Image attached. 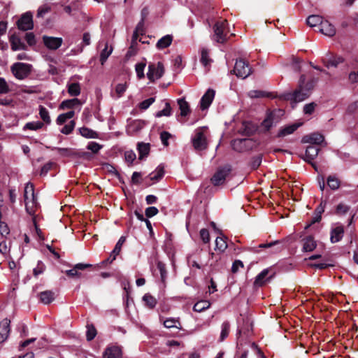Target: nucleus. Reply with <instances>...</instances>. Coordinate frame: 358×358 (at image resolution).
I'll list each match as a JSON object with an SVG mask.
<instances>
[{"mask_svg": "<svg viewBox=\"0 0 358 358\" xmlns=\"http://www.w3.org/2000/svg\"><path fill=\"white\" fill-rule=\"evenodd\" d=\"M127 89V85L126 83H119L115 86V99L120 98L124 93L126 92Z\"/></svg>", "mask_w": 358, "mask_h": 358, "instance_id": "37998d69", "label": "nucleus"}, {"mask_svg": "<svg viewBox=\"0 0 358 358\" xmlns=\"http://www.w3.org/2000/svg\"><path fill=\"white\" fill-rule=\"evenodd\" d=\"M248 96L250 98H259L266 96V94L261 90H251L248 92Z\"/></svg>", "mask_w": 358, "mask_h": 358, "instance_id": "680f3d73", "label": "nucleus"}, {"mask_svg": "<svg viewBox=\"0 0 358 358\" xmlns=\"http://www.w3.org/2000/svg\"><path fill=\"white\" fill-rule=\"evenodd\" d=\"M271 271L270 268L264 269L260 273H259L255 278L254 285L256 287H262L264 285L267 281L269 280L270 278H272V275L267 278L268 275Z\"/></svg>", "mask_w": 358, "mask_h": 358, "instance_id": "6ab92c4d", "label": "nucleus"}, {"mask_svg": "<svg viewBox=\"0 0 358 358\" xmlns=\"http://www.w3.org/2000/svg\"><path fill=\"white\" fill-rule=\"evenodd\" d=\"M319 31L324 35L331 37L336 34V28L328 20H322Z\"/></svg>", "mask_w": 358, "mask_h": 358, "instance_id": "2eb2a0df", "label": "nucleus"}, {"mask_svg": "<svg viewBox=\"0 0 358 358\" xmlns=\"http://www.w3.org/2000/svg\"><path fill=\"white\" fill-rule=\"evenodd\" d=\"M79 133L80 134L86 138H98L99 134L95 131L85 127H83L79 129Z\"/></svg>", "mask_w": 358, "mask_h": 358, "instance_id": "cd10ccee", "label": "nucleus"}, {"mask_svg": "<svg viewBox=\"0 0 358 358\" xmlns=\"http://www.w3.org/2000/svg\"><path fill=\"white\" fill-rule=\"evenodd\" d=\"M125 237L121 236L116 243L115 248L113 249V252L110 254V258H111V261L113 262L115 259L116 256L119 255L120 252L121 251L122 246L123 243L125 242Z\"/></svg>", "mask_w": 358, "mask_h": 358, "instance_id": "473e14b6", "label": "nucleus"}, {"mask_svg": "<svg viewBox=\"0 0 358 358\" xmlns=\"http://www.w3.org/2000/svg\"><path fill=\"white\" fill-rule=\"evenodd\" d=\"M10 91L6 80L0 77V94H6Z\"/></svg>", "mask_w": 358, "mask_h": 358, "instance_id": "052dcab7", "label": "nucleus"}, {"mask_svg": "<svg viewBox=\"0 0 358 358\" xmlns=\"http://www.w3.org/2000/svg\"><path fill=\"white\" fill-rule=\"evenodd\" d=\"M155 99L153 97L144 100L139 103V108L143 110H146L155 102Z\"/></svg>", "mask_w": 358, "mask_h": 358, "instance_id": "4d7b16f0", "label": "nucleus"}, {"mask_svg": "<svg viewBox=\"0 0 358 358\" xmlns=\"http://www.w3.org/2000/svg\"><path fill=\"white\" fill-rule=\"evenodd\" d=\"M10 321L7 318L3 319L0 323V343L6 340L10 333Z\"/></svg>", "mask_w": 358, "mask_h": 358, "instance_id": "aec40b11", "label": "nucleus"}, {"mask_svg": "<svg viewBox=\"0 0 358 358\" xmlns=\"http://www.w3.org/2000/svg\"><path fill=\"white\" fill-rule=\"evenodd\" d=\"M227 248V244L224 237L218 236L215 239V249L224 252Z\"/></svg>", "mask_w": 358, "mask_h": 358, "instance_id": "79ce46f5", "label": "nucleus"}, {"mask_svg": "<svg viewBox=\"0 0 358 358\" xmlns=\"http://www.w3.org/2000/svg\"><path fill=\"white\" fill-rule=\"evenodd\" d=\"M230 171V168L227 166L220 168L212 177V183L214 185H220L223 184L227 176L229 174Z\"/></svg>", "mask_w": 358, "mask_h": 358, "instance_id": "6e6552de", "label": "nucleus"}, {"mask_svg": "<svg viewBox=\"0 0 358 358\" xmlns=\"http://www.w3.org/2000/svg\"><path fill=\"white\" fill-rule=\"evenodd\" d=\"M143 301L145 306L150 309L154 308L157 303V299L149 293L145 294L143 296Z\"/></svg>", "mask_w": 358, "mask_h": 358, "instance_id": "72a5a7b5", "label": "nucleus"}, {"mask_svg": "<svg viewBox=\"0 0 358 358\" xmlns=\"http://www.w3.org/2000/svg\"><path fill=\"white\" fill-rule=\"evenodd\" d=\"M46 266L42 261H38L36 266L33 269V274L34 277H38L39 275L43 274L45 271Z\"/></svg>", "mask_w": 358, "mask_h": 358, "instance_id": "c03bdc74", "label": "nucleus"}, {"mask_svg": "<svg viewBox=\"0 0 358 358\" xmlns=\"http://www.w3.org/2000/svg\"><path fill=\"white\" fill-rule=\"evenodd\" d=\"M10 43L11 49L13 51L27 50V45L22 41L21 38L15 34L10 36Z\"/></svg>", "mask_w": 358, "mask_h": 358, "instance_id": "412c9836", "label": "nucleus"}, {"mask_svg": "<svg viewBox=\"0 0 358 358\" xmlns=\"http://www.w3.org/2000/svg\"><path fill=\"white\" fill-rule=\"evenodd\" d=\"M228 22L226 20L217 21L213 26V32L211 38L213 41L219 43H225L229 36Z\"/></svg>", "mask_w": 358, "mask_h": 358, "instance_id": "7ed1b4c3", "label": "nucleus"}, {"mask_svg": "<svg viewBox=\"0 0 358 358\" xmlns=\"http://www.w3.org/2000/svg\"><path fill=\"white\" fill-rule=\"evenodd\" d=\"M171 137V134L167 131H162L160 134V139L162 141V144L164 146L169 145V139Z\"/></svg>", "mask_w": 358, "mask_h": 358, "instance_id": "0e129e2a", "label": "nucleus"}, {"mask_svg": "<svg viewBox=\"0 0 358 358\" xmlns=\"http://www.w3.org/2000/svg\"><path fill=\"white\" fill-rule=\"evenodd\" d=\"M301 125V124H290V125H288V126H286L283 128H282L278 134V137H284V136H286L287 135H289L291 134H292L294 131H296L298 127H299Z\"/></svg>", "mask_w": 358, "mask_h": 358, "instance_id": "bb28decb", "label": "nucleus"}, {"mask_svg": "<svg viewBox=\"0 0 358 358\" xmlns=\"http://www.w3.org/2000/svg\"><path fill=\"white\" fill-rule=\"evenodd\" d=\"M316 104L315 103H310L308 104H306L303 107V112L305 114L310 115L312 114L315 108Z\"/></svg>", "mask_w": 358, "mask_h": 358, "instance_id": "69168bd1", "label": "nucleus"}, {"mask_svg": "<svg viewBox=\"0 0 358 358\" xmlns=\"http://www.w3.org/2000/svg\"><path fill=\"white\" fill-rule=\"evenodd\" d=\"M43 41L45 47L50 50H57L62 44V38L43 36Z\"/></svg>", "mask_w": 358, "mask_h": 358, "instance_id": "9b49d317", "label": "nucleus"}, {"mask_svg": "<svg viewBox=\"0 0 358 358\" xmlns=\"http://www.w3.org/2000/svg\"><path fill=\"white\" fill-rule=\"evenodd\" d=\"M233 71L237 77L243 79L248 77L252 73L251 68L248 63L242 59L236 62Z\"/></svg>", "mask_w": 358, "mask_h": 358, "instance_id": "423d86ee", "label": "nucleus"}, {"mask_svg": "<svg viewBox=\"0 0 358 358\" xmlns=\"http://www.w3.org/2000/svg\"><path fill=\"white\" fill-rule=\"evenodd\" d=\"M56 164L54 162H49L44 164L41 170V176H45L48 172L51 170L53 167H55Z\"/></svg>", "mask_w": 358, "mask_h": 358, "instance_id": "13d9d810", "label": "nucleus"}, {"mask_svg": "<svg viewBox=\"0 0 358 358\" xmlns=\"http://www.w3.org/2000/svg\"><path fill=\"white\" fill-rule=\"evenodd\" d=\"M319 148L315 145H309L306 150V160L310 162L318 155Z\"/></svg>", "mask_w": 358, "mask_h": 358, "instance_id": "c85d7f7f", "label": "nucleus"}, {"mask_svg": "<svg viewBox=\"0 0 358 358\" xmlns=\"http://www.w3.org/2000/svg\"><path fill=\"white\" fill-rule=\"evenodd\" d=\"M327 185L332 190H336L341 185L340 180L335 176H329L327 180Z\"/></svg>", "mask_w": 358, "mask_h": 358, "instance_id": "f704fd0d", "label": "nucleus"}, {"mask_svg": "<svg viewBox=\"0 0 358 358\" xmlns=\"http://www.w3.org/2000/svg\"><path fill=\"white\" fill-rule=\"evenodd\" d=\"M24 199L27 212L34 215L38 206L33 184L28 182L24 187Z\"/></svg>", "mask_w": 358, "mask_h": 358, "instance_id": "f03ea898", "label": "nucleus"}, {"mask_svg": "<svg viewBox=\"0 0 358 358\" xmlns=\"http://www.w3.org/2000/svg\"><path fill=\"white\" fill-rule=\"evenodd\" d=\"M348 81L351 84L358 83V71H351L348 75Z\"/></svg>", "mask_w": 358, "mask_h": 358, "instance_id": "338daca9", "label": "nucleus"}, {"mask_svg": "<svg viewBox=\"0 0 358 358\" xmlns=\"http://www.w3.org/2000/svg\"><path fill=\"white\" fill-rule=\"evenodd\" d=\"M164 175V167L159 166L157 169L150 174L151 180L159 181Z\"/></svg>", "mask_w": 358, "mask_h": 358, "instance_id": "e433bc0d", "label": "nucleus"}, {"mask_svg": "<svg viewBox=\"0 0 358 358\" xmlns=\"http://www.w3.org/2000/svg\"><path fill=\"white\" fill-rule=\"evenodd\" d=\"M51 7L48 4L40 6L37 11L38 17H43L48 13L50 11Z\"/></svg>", "mask_w": 358, "mask_h": 358, "instance_id": "603ef678", "label": "nucleus"}, {"mask_svg": "<svg viewBox=\"0 0 358 358\" xmlns=\"http://www.w3.org/2000/svg\"><path fill=\"white\" fill-rule=\"evenodd\" d=\"M324 141V136L319 133H313L304 136L302 138V143L319 145Z\"/></svg>", "mask_w": 358, "mask_h": 358, "instance_id": "a211bd4d", "label": "nucleus"}, {"mask_svg": "<svg viewBox=\"0 0 358 358\" xmlns=\"http://www.w3.org/2000/svg\"><path fill=\"white\" fill-rule=\"evenodd\" d=\"M158 213V209L156 207H148L145 210V215L148 217H152Z\"/></svg>", "mask_w": 358, "mask_h": 358, "instance_id": "774afa93", "label": "nucleus"}, {"mask_svg": "<svg viewBox=\"0 0 358 358\" xmlns=\"http://www.w3.org/2000/svg\"><path fill=\"white\" fill-rule=\"evenodd\" d=\"M87 341H92L94 338V337L96 335V330L95 327L93 325H87Z\"/></svg>", "mask_w": 358, "mask_h": 358, "instance_id": "5fc2aeb1", "label": "nucleus"}, {"mask_svg": "<svg viewBox=\"0 0 358 358\" xmlns=\"http://www.w3.org/2000/svg\"><path fill=\"white\" fill-rule=\"evenodd\" d=\"M230 331V324L228 321L224 322L221 325V332L219 341L222 342L229 336Z\"/></svg>", "mask_w": 358, "mask_h": 358, "instance_id": "c9c22d12", "label": "nucleus"}, {"mask_svg": "<svg viewBox=\"0 0 358 358\" xmlns=\"http://www.w3.org/2000/svg\"><path fill=\"white\" fill-rule=\"evenodd\" d=\"M113 52V48L111 46H108V43H106L104 49L101 51L100 55V62L103 65L105 62L107 60L108 57Z\"/></svg>", "mask_w": 358, "mask_h": 358, "instance_id": "58836bf2", "label": "nucleus"}, {"mask_svg": "<svg viewBox=\"0 0 358 358\" xmlns=\"http://www.w3.org/2000/svg\"><path fill=\"white\" fill-rule=\"evenodd\" d=\"M76 76L71 77L66 83L68 94L74 97L80 95L81 92L80 84L76 80Z\"/></svg>", "mask_w": 358, "mask_h": 358, "instance_id": "9d476101", "label": "nucleus"}, {"mask_svg": "<svg viewBox=\"0 0 358 358\" xmlns=\"http://www.w3.org/2000/svg\"><path fill=\"white\" fill-rule=\"evenodd\" d=\"M210 306L208 301H200L196 303L193 307V309L196 312H201L204 310L208 309Z\"/></svg>", "mask_w": 358, "mask_h": 358, "instance_id": "a19ab883", "label": "nucleus"}, {"mask_svg": "<svg viewBox=\"0 0 358 358\" xmlns=\"http://www.w3.org/2000/svg\"><path fill=\"white\" fill-rule=\"evenodd\" d=\"M350 207L348 205L340 203L336 207L335 214L339 216L345 215L350 210Z\"/></svg>", "mask_w": 358, "mask_h": 358, "instance_id": "ea45409f", "label": "nucleus"}, {"mask_svg": "<svg viewBox=\"0 0 358 358\" xmlns=\"http://www.w3.org/2000/svg\"><path fill=\"white\" fill-rule=\"evenodd\" d=\"M76 123L73 120L71 121L69 124L64 125L63 128L61 129V132L64 134L68 135L71 134L74 127H75Z\"/></svg>", "mask_w": 358, "mask_h": 358, "instance_id": "864d4df0", "label": "nucleus"}, {"mask_svg": "<svg viewBox=\"0 0 358 358\" xmlns=\"http://www.w3.org/2000/svg\"><path fill=\"white\" fill-rule=\"evenodd\" d=\"M43 123L40 121L36 122H27L24 127V129H30V130H38L43 127Z\"/></svg>", "mask_w": 358, "mask_h": 358, "instance_id": "de8ad7c7", "label": "nucleus"}, {"mask_svg": "<svg viewBox=\"0 0 358 358\" xmlns=\"http://www.w3.org/2000/svg\"><path fill=\"white\" fill-rule=\"evenodd\" d=\"M164 73V67L162 62H158L156 64H150L148 66V72L147 77L150 81H155L159 79Z\"/></svg>", "mask_w": 358, "mask_h": 358, "instance_id": "0eeeda50", "label": "nucleus"}, {"mask_svg": "<svg viewBox=\"0 0 358 358\" xmlns=\"http://www.w3.org/2000/svg\"><path fill=\"white\" fill-rule=\"evenodd\" d=\"M164 327L167 329L176 328L178 329H182V326L179 318L169 317L166 318L163 321Z\"/></svg>", "mask_w": 358, "mask_h": 358, "instance_id": "a878e982", "label": "nucleus"}, {"mask_svg": "<svg viewBox=\"0 0 358 358\" xmlns=\"http://www.w3.org/2000/svg\"><path fill=\"white\" fill-rule=\"evenodd\" d=\"M39 115L41 118L47 124H50L51 122L48 110L43 106H40L39 107Z\"/></svg>", "mask_w": 358, "mask_h": 358, "instance_id": "49530a36", "label": "nucleus"}, {"mask_svg": "<svg viewBox=\"0 0 358 358\" xmlns=\"http://www.w3.org/2000/svg\"><path fill=\"white\" fill-rule=\"evenodd\" d=\"M211 59L209 57V50L206 48L201 49V62L204 66H207L211 62Z\"/></svg>", "mask_w": 358, "mask_h": 358, "instance_id": "4c0bfd02", "label": "nucleus"}, {"mask_svg": "<svg viewBox=\"0 0 358 358\" xmlns=\"http://www.w3.org/2000/svg\"><path fill=\"white\" fill-rule=\"evenodd\" d=\"M137 150L138 151L139 155V159H143L145 157H146L150 150V143H145L143 142L138 143L137 145Z\"/></svg>", "mask_w": 358, "mask_h": 358, "instance_id": "393cba45", "label": "nucleus"}, {"mask_svg": "<svg viewBox=\"0 0 358 358\" xmlns=\"http://www.w3.org/2000/svg\"><path fill=\"white\" fill-rule=\"evenodd\" d=\"M322 20L323 18L320 15H312L307 18L306 23L310 27H319L322 22Z\"/></svg>", "mask_w": 358, "mask_h": 358, "instance_id": "2f4dec72", "label": "nucleus"}, {"mask_svg": "<svg viewBox=\"0 0 358 358\" xmlns=\"http://www.w3.org/2000/svg\"><path fill=\"white\" fill-rule=\"evenodd\" d=\"M205 132L206 129L203 127L198 128L194 131L192 142L196 150H203L207 148L208 143Z\"/></svg>", "mask_w": 358, "mask_h": 358, "instance_id": "20e7f679", "label": "nucleus"}, {"mask_svg": "<svg viewBox=\"0 0 358 358\" xmlns=\"http://www.w3.org/2000/svg\"><path fill=\"white\" fill-rule=\"evenodd\" d=\"M171 115V106L169 104V103L168 102H166L165 103V108L162 110H159L158 111L155 116L157 117H162V116H170Z\"/></svg>", "mask_w": 358, "mask_h": 358, "instance_id": "09e8293b", "label": "nucleus"}, {"mask_svg": "<svg viewBox=\"0 0 358 358\" xmlns=\"http://www.w3.org/2000/svg\"><path fill=\"white\" fill-rule=\"evenodd\" d=\"M305 76L302 75L299 80V88L296 90L292 94V99L295 102L303 101L308 98L310 96L311 90L314 87V80H311L307 82V83H305Z\"/></svg>", "mask_w": 358, "mask_h": 358, "instance_id": "f257e3e1", "label": "nucleus"}, {"mask_svg": "<svg viewBox=\"0 0 358 358\" xmlns=\"http://www.w3.org/2000/svg\"><path fill=\"white\" fill-rule=\"evenodd\" d=\"M157 267L160 273L162 282L164 283L167 277V272L166 270L165 264L162 262H158Z\"/></svg>", "mask_w": 358, "mask_h": 358, "instance_id": "8fccbe9b", "label": "nucleus"}, {"mask_svg": "<svg viewBox=\"0 0 358 358\" xmlns=\"http://www.w3.org/2000/svg\"><path fill=\"white\" fill-rule=\"evenodd\" d=\"M122 349L120 346H108L104 351L103 358H122Z\"/></svg>", "mask_w": 358, "mask_h": 358, "instance_id": "dca6fc26", "label": "nucleus"}, {"mask_svg": "<svg viewBox=\"0 0 358 358\" xmlns=\"http://www.w3.org/2000/svg\"><path fill=\"white\" fill-rule=\"evenodd\" d=\"M344 235V227L340 224H336L331 229L330 241L332 243H336L341 241Z\"/></svg>", "mask_w": 358, "mask_h": 358, "instance_id": "f8f14e48", "label": "nucleus"}, {"mask_svg": "<svg viewBox=\"0 0 358 358\" xmlns=\"http://www.w3.org/2000/svg\"><path fill=\"white\" fill-rule=\"evenodd\" d=\"M17 27L20 29L27 31L33 29L32 15L29 13H26L17 21Z\"/></svg>", "mask_w": 358, "mask_h": 358, "instance_id": "1a4fd4ad", "label": "nucleus"}, {"mask_svg": "<svg viewBox=\"0 0 358 358\" xmlns=\"http://www.w3.org/2000/svg\"><path fill=\"white\" fill-rule=\"evenodd\" d=\"M274 113L269 114L266 118L262 122V127L265 131H268L273 126Z\"/></svg>", "mask_w": 358, "mask_h": 358, "instance_id": "a18cd8bd", "label": "nucleus"}, {"mask_svg": "<svg viewBox=\"0 0 358 358\" xmlns=\"http://www.w3.org/2000/svg\"><path fill=\"white\" fill-rule=\"evenodd\" d=\"M215 92L212 89H208L206 93L203 95L200 101V107L201 110L208 108L213 100L214 99Z\"/></svg>", "mask_w": 358, "mask_h": 358, "instance_id": "ddd939ff", "label": "nucleus"}, {"mask_svg": "<svg viewBox=\"0 0 358 358\" xmlns=\"http://www.w3.org/2000/svg\"><path fill=\"white\" fill-rule=\"evenodd\" d=\"M55 298V292L50 290L41 292L39 294L40 301L44 304L50 303Z\"/></svg>", "mask_w": 358, "mask_h": 358, "instance_id": "b1692460", "label": "nucleus"}, {"mask_svg": "<svg viewBox=\"0 0 358 358\" xmlns=\"http://www.w3.org/2000/svg\"><path fill=\"white\" fill-rule=\"evenodd\" d=\"M326 204H327V201H322L320 202V205L316 208V209L315 210V215L313 217L311 222H310V224H308L305 227V229L309 228L312 224H315L316 222H319L321 220V219H322V214L324 211V208H325Z\"/></svg>", "mask_w": 358, "mask_h": 358, "instance_id": "f3484780", "label": "nucleus"}, {"mask_svg": "<svg viewBox=\"0 0 358 358\" xmlns=\"http://www.w3.org/2000/svg\"><path fill=\"white\" fill-rule=\"evenodd\" d=\"M173 41L171 35H166L161 38L157 43V48L159 50L164 49L169 47Z\"/></svg>", "mask_w": 358, "mask_h": 358, "instance_id": "c756f323", "label": "nucleus"}, {"mask_svg": "<svg viewBox=\"0 0 358 358\" xmlns=\"http://www.w3.org/2000/svg\"><path fill=\"white\" fill-rule=\"evenodd\" d=\"M145 62H139L136 64L135 70L136 72V75L138 78L141 79L144 77V69L145 67Z\"/></svg>", "mask_w": 358, "mask_h": 358, "instance_id": "3c124183", "label": "nucleus"}, {"mask_svg": "<svg viewBox=\"0 0 358 358\" xmlns=\"http://www.w3.org/2000/svg\"><path fill=\"white\" fill-rule=\"evenodd\" d=\"M200 237L204 243H208L210 241V234L206 229H202L200 231Z\"/></svg>", "mask_w": 358, "mask_h": 358, "instance_id": "e2e57ef3", "label": "nucleus"}, {"mask_svg": "<svg viewBox=\"0 0 358 358\" xmlns=\"http://www.w3.org/2000/svg\"><path fill=\"white\" fill-rule=\"evenodd\" d=\"M178 104L179 106L181 116L185 117L189 115L190 113L189 105L184 98L179 99L178 100Z\"/></svg>", "mask_w": 358, "mask_h": 358, "instance_id": "7c9ffc66", "label": "nucleus"}, {"mask_svg": "<svg viewBox=\"0 0 358 358\" xmlns=\"http://www.w3.org/2000/svg\"><path fill=\"white\" fill-rule=\"evenodd\" d=\"M82 104H83V103L80 99H78L77 98H73V99H66V100L63 101L60 103L59 108L60 110L73 109L76 106H82Z\"/></svg>", "mask_w": 358, "mask_h": 358, "instance_id": "4be33fe9", "label": "nucleus"}, {"mask_svg": "<svg viewBox=\"0 0 358 358\" xmlns=\"http://www.w3.org/2000/svg\"><path fill=\"white\" fill-rule=\"evenodd\" d=\"M303 250L305 252H312L316 248V242L313 236H307L302 240Z\"/></svg>", "mask_w": 358, "mask_h": 358, "instance_id": "5701e85b", "label": "nucleus"}, {"mask_svg": "<svg viewBox=\"0 0 358 358\" xmlns=\"http://www.w3.org/2000/svg\"><path fill=\"white\" fill-rule=\"evenodd\" d=\"M92 265L90 264H83V263H78L74 265L73 268L70 270H66L65 271L66 274L71 278H80L81 275V273L79 272V271L85 270V268L92 267Z\"/></svg>", "mask_w": 358, "mask_h": 358, "instance_id": "4468645a", "label": "nucleus"}, {"mask_svg": "<svg viewBox=\"0 0 358 358\" xmlns=\"http://www.w3.org/2000/svg\"><path fill=\"white\" fill-rule=\"evenodd\" d=\"M31 65L26 63L17 62L13 64L11 67V71L13 76L18 80L26 78L31 71Z\"/></svg>", "mask_w": 358, "mask_h": 358, "instance_id": "39448f33", "label": "nucleus"}, {"mask_svg": "<svg viewBox=\"0 0 358 358\" xmlns=\"http://www.w3.org/2000/svg\"><path fill=\"white\" fill-rule=\"evenodd\" d=\"M343 59L340 57H333L329 59L327 62L326 66L329 68L330 66H334L336 67L339 64L343 62Z\"/></svg>", "mask_w": 358, "mask_h": 358, "instance_id": "6e6d98bb", "label": "nucleus"}, {"mask_svg": "<svg viewBox=\"0 0 358 358\" xmlns=\"http://www.w3.org/2000/svg\"><path fill=\"white\" fill-rule=\"evenodd\" d=\"M87 148L92 152L97 153L102 148V145L96 142L92 141L88 143Z\"/></svg>", "mask_w": 358, "mask_h": 358, "instance_id": "bf43d9fd", "label": "nucleus"}]
</instances>
